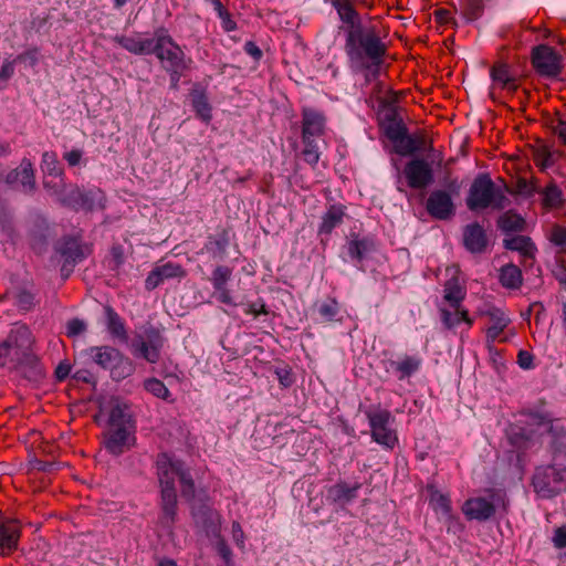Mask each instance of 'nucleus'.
I'll return each mask as SVG.
<instances>
[{"label":"nucleus","mask_w":566,"mask_h":566,"mask_svg":"<svg viewBox=\"0 0 566 566\" xmlns=\"http://www.w3.org/2000/svg\"><path fill=\"white\" fill-rule=\"evenodd\" d=\"M421 366V358L418 356L405 355L397 360L388 363V370H394L400 380L416 374Z\"/></svg>","instance_id":"c756f323"},{"label":"nucleus","mask_w":566,"mask_h":566,"mask_svg":"<svg viewBox=\"0 0 566 566\" xmlns=\"http://www.w3.org/2000/svg\"><path fill=\"white\" fill-rule=\"evenodd\" d=\"M325 128V117L318 111L312 108L303 109V140L318 137L323 134Z\"/></svg>","instance_id":"5701e85b"},{"label":"nucleus","mask_w":566,"mask_h":566,"mask_svg":"<svg viewBox=\"0 0 566 566\" xmlns=\"http://www.w3.org/2000/svg\"><path fill=\"white\" fill-rule=\"evenodd\" d=\"M244 313L255 317L260 314H266L265 305L263 302L247 303L244 304Z\"/></svg>","instance_id":"864d4df0"},{"label":"nucleus","mask_w":566,"mask_h":566,"mask_svg":"<svg viewBox=\"0 0 566 566\" xmlns=\"http://www.w3.org/2000/svg\"><path fill=\"white\" fill-rule=\"evenodd\" d=\"M83 153L78 149H72L63 155V158L71 166H77L82 160Z\"/></svg>","instance_id":"bf43d9fd"},{"label":"nucleus","mask_w":566,"mask_h":566,"mask_svg":"<svg viewBox=\"0 0 566 566\" xmlns=\"http://www.w3.org/2000/svg\"><path fill=\"white\" fill-rule=\"evenodd\" d=\"M367 240H352L348 243V253L353 259L361 260L369 250Z\"/></svg>","instance_id":"c03bdc74"},{"label":"nucleus","mask_w":566,"mask_h":566,"mask_svg":"<svg viewBox=\"0 0 566 566\" xmlns=\"http://www.w3.org/2000/svg\"><path fill=\"white\" fill-rule=\"evenodd\" d=\"M367 418L371 429V438L378 444L392 449L398 439L392 429L394 419L388 410H374L367 412Z\"/></svg>","instance_id":"1a4fd4ad"},{"label":"nucleus","mask_w":566,"mask_h":566,"mask_svg":"<svg viewBox=\"0 0 566 566\" xmlns=\"http://www.w3.org/2000/svg\"><path fill=\"white\" fill-rule=\"evenodd\" d=\"M436 19L438 22L442 23V24H448V23H453V24H457V22L453 20L451 13L448 11V10H443V9H440V10H437L436 11Z\"/></svg>","instance_id":"0e129e2a"},{"label":"nucleus","mask_w":566,"mask_h":566,"mask_svg":"<svg viewBox=\"0 0 566 566\" xmlns=\"http://www.w3.org/2000/svg\"><path fill=\"white\" fill-rule=\"evenodd\" d=\"M108 415L111 427L130 426V416L125 403H122L118 400H112Z\"/></svg>","instance_id":"f704fd0d"},{"label":"nucleus","mask_w":566,"mask_h":566,"mask_svg":"<svg viewBox=\"0 0 566 566\" xmlns=\"http://www.w3.org/2000/svg\"><path fill=\"white\" fill-rule=\"evenodd\" d=\"M443 293V300L450 307L461 305L467 294L465 289L458 279L448 280Z\"/></svg>","instance_id":"72a5a7b5"},{"label":"nucleus","mask_w":566,"mask_h":566,"mask_svg":"<svg viewBox=\"0 0 566 566\" xmlns=\"http://www.w3.org/2000/svg\"><path fill=\"white\" fill-rule=\"evenodd\" d=\"M67 192L54 191L59 199L75 209L96 210L104 208L105 196L99 189H91L88 191H81L78 188L70 186Z\"/></svg>","instance_id":"9d476101"},{"label":"nucleus","mask_w":566,"mask_h":566,"mask_svg":"<svg viewBox=\"0 0 566 566\" xmlns=\"http://www.w3.org/2000/svg\"><path fill=\"white\" fill-rule=\"evenodd\" d=\"M6 180L11 185H20L25 192L32 191L34 188V171L31 161L23 159L17 169L7 175Z\"/></svg>","instance_id":"4be33fe9"},{"label":"nucleus","mask_w":566,"mask_h":566,"mask_svg":"<svg viewBox=\"0 0 566 566\" xmlns=\"http://www.w3.org/2000/svg\"><path fill=\"white\" fill-rule=\"evenodd\" d=\"M114 41L128 52L142 55L153 53L155 38H144L139 34L132 36L116 35Z\"/></svg>","instance_id":"393cba45"},{"label":"nucleus","mask_w":566,"mask_h":566,"mask_svg":"<svg viewBox=\"0 0 566 566\" xmlns=\"http://www.w3.org/2000/svg\"><path fill=\"white\" fill-rule=\"evenodd\" d=\"M386 136L391 143H395L400 138L403 134L407 133L406 128L398 122H391L389 123L386 128Z\"/></svg>","instance_id":"3c124183"},{"label":"nucleus","mask_w":566,"mask_h":566,"mask_svg":"<svg viewBox=\"0 0 566 566\" xmlns=\"http://www.w3.org/2000/svg\"><path fill=\"white\" fill-rule=\"evenodd\" d=\"M14 72V61H6L0 70V78L8 80Z\"/></svg>","instance_id":"69168bd1"},{"label":"nucleus","mask_w":566,"mask_h":566,"mask_svg":"<svg viewBox=\"0 0 566 566\" xmlns=\"http://www.w3.org/2000/svg\"><path fill=\"white\" fill-rule=\"evenodd\" d=\"M544 200L547 206L554 207L560 200V192L556 187H549L546 189Z\"/></svg>","instance_id":"5fc2aeb1"},{"label":"nucleus","mask_w":566,"mask_h":566,"mask_svg":"<svg viewBox=\"0 0 566 566\" xmlns=\"http://www.w3.org/2000/svg\"><path fill=\"white\" fill-rule=\"evenodd\" d=\"M32 345L25 325L14 324L7 338L0 343V367H15L24 361Z\"/></svg>","instance_id":"39448f33"},{"label":"nucleus","mask_w":566,"mask_h":566,"mask_svg":"<svg viewBox=\"0 0 566 566\" xmlns=\"http://www.w3.org/2000/svg\"><path fill=\"white\" fill-rule=\"evenodd\" d=\"M500 502H503L500 493H492L489 497H472L464 502L462 512L468 520L485 521L494 514Z\"/></svg>","instance_id":"9b49d317"},{"label":"nucleus","mask_w":566,"mask_h":566,"mask_svg":"<svg viewBox=\"0 0 566 566\" xmlns=\"http://www.w3.org/2000/svg\"><path fill=\"white\" fill-rule=\"evenodd\" d=\"M160 346L161 343L157 335L148 339L138 338L133 344L134 354L151 364H155L159 359Z\"/></svg>","instance_id":"bb28decb"},{"label":"nucleus","mask_w":566,"mask_h":566,"mask_svg":"<svg viewBox=\"0 0 566 566\" xmlns=\"http://www.w3.org/2000/svg\"><path fill=\"white\" fill-rule=\"evenodd\" d=\"M525 427L514 426L509 432L511 443L517 449H526L536 436L548 433L556 453L566 455V419L549 420L541 415H528Z\"/></svg>","instance_id":"f03ea898"},{"label":"nucleus","mask_w":566,"mask_h":566,"mask_svg":"<svg viewBox=\"0 0 566 566\" xmlns=\"http://www.w3.org/2000/svg\"><path fill=\"white\" fill-rule=\"evenodd\" d=\"M144 386L148 392L153 394L157 398L167 400L169 397V390L167 389L165 384L157 378H150L145 380Z\"/></svg>","instance_id":"37998d69"},{"label":"nucleus","mask_w":566,"mask_h":566,"mask_svg":"<svg viewBox=\"0 0 566 566\" xmlns=\"http://www.w3.org/2000/svg\"><path fill=\"white\" fill-rule=\"evenodd\" d=\"M392 144L394 150L401 156L412 155L419 149L417 139L409 136L407 133Z\"/></svg>","instance_id":"a19ab883"},{"label":"nucleus","mask_w":566,"mask_h":566,"mask_svg":"<svg viewBox=\"0 0 566 566\" xmlns=\"http://www.w3.org/2000/svg\"><path fill=\"white\" fill-rule=\"evenodd\" d=\"M232 539L240 548H244V533L239 522L232 523Z\"/></svg>","instance_id":"4d7b16f0"},{"label":"nucleus","mask_w":566,"mask_h":566,"mask_svg":"<svg viewBox=\"0 0 566 566\" xmlns=\"http://www.w3.org/2000/svg\"><path fill=\"white\" fill-rule=\"evenodd\" d=\"M19 304L24 308H29L32 304V296L29 293H21L19 295Z\"/></svg>","instance_id":"774afa93"},{"label":"nucleus","mask_w":566,"mask_h":566,"mask_svg":"<svg viewBox=\"0 0 566 566\" xmlns=\"http://www.w3.org/2000/svg\"><path fill=\"white\" fill-rule=\"evenodd\" d=\"M553 543L557 548L566 547V527H559L555 531Z\"/></svg>","instance_id":"680f3d73"},{"label":"nucleus","mask_w":566,"mask_h":566,"mask_svg":"<svg viewBox=\"0 0 566 566\" xmlns=\"http://www.w3.org/2000/svg\"><path fill=\"white\" fill-rule=\"evenodd\" d=\"M463 241L465 248L473 253L482 252L488 243L485 232L479 223H472L465 228Z\"/></svg>","instance_id":"cd10ccee"},{"label":"nucleus","mask_w":566,"mask_h":566,"mask_svg":"<svg viewBox=\"0 0 566 566\" xmlns=\"http://www.w3.org/2000/svg\"><path fill=\"white\" fill-rule=\"evenodd\" d=\"M20 538V524L13 518H3L0 521V552L10 554L18 547Z\"/></svg>","instance_id":"6ab92c4d"},{"label":"nucleus","mask_w":566,"mask_h":566,"mask_svg":"<svg viewBox=\"0 0 566 566\" xmlns=\"http://www.w3.org/2000/svg\"><path fill=\"white\" fill-rule=\"evenodd\" d=\"M304 142V150H303V156H304V159L306 163H308L310 165H315L317 164L318 159H319V154H318V149L316 147V145L313 143L312 139H308V140H303Z\"/></svg>","instance_id":"8fccbe9b"},{"label":"nucleus","mask_w":566,"mask_h":566,"mask_svg":"<svg viewBox=\"0 0 566 566\" xmlns=\"http://www.w3.org/2000/svg\"><path fill=\"white\" fill-rule=\"evenodd\" d=\"M90 356L93 361L104 369L111 371L114 380H122L133 373V364L125 358L116 348L99 346L90 348Z\"/></svg>","instance_id":"6e6552de"},{"label":"nucleus","mask_w":566,"mask_h":566,"mask_svg":"<svg viewBox=\"0 0 566 566\" xmlns=\"http://www.w3.org/2000/svg\"><path fill=\"white\" fill-rule=\"evenodd\" d=\"M408 186L413 189H423L433 181V171L424 159L416 158L408 161L403 168Z\"/></svg>","instance_id":"f8f14e48"},{"label":"nucleus","mask_w":566,"mask_h":566,"mask_svg":"<svg viewBox=\"0 0 566 566\" xmlns=\"http://www.w3.org/2000/svg\"><path fill=\"white\" fill-rule=\"evenodd\" d=\"M153 53L164 63L171 74L172 86L176 87L182 71L187 67L182 50L164 31L155 33Z\"/></svg>","instance_id":"423d86ee"},{"label":"nucleus","mask_w":566,"mask_h":566,"mask_svg":"<svg viewBox=\"0 0 566 566\" xmlns=\"http://www.w3.org/2000/svg\"><path fill=\"white\" fill-rule=\"evenodd\" d=\"M185 275L182 268L172 262H167L156 266L146 277L145 286L147 290H154L166 280L181 277Z\"/></svg>","instance_id":"aec40b11"},{"label":"nucleus","mask_w":566,"mask_h":566,"mask_svg":"<svg viewBox=\"0 0 566 566\" xmlns=\"http://www.w3.org/2000/svg\"><path fill=\"white\" fill-rule=\"evenodd\" d=\"M509 202L505 188L495 185L486 174H480L475 177L467 198V206L470 210L488 208L502 210Z\"/></svg>","instance_id":"20e7f679"},{"label":"nucleus","mask_w":566,"mask_h":566,"mask_svg":"<svg viewBox=\"0 0 566 566\" xmlns=\"http://www.w3.org/2000/svg\"><path fill=\"white\" fill-rule=\"evenodd\" d=\"M156 474L160 486V523L170 528L177 514L176 481L179 482L181 494L187 500L192 499L195 484L185 463L168 453L158 454Z\"/></svg>","instance_id":"f257e3e1"},{"label":"nucleus","mask_w":566,"mask_h":566,"mask_svg":"<svg viewBox=\"0 0 566 566\" xmlns=\"http://www.w3.org/2000/svg\"><path fill=\"white\" fill-rule=\"evenodd\" d=\"M244 52L256 61L260 60L262 56V51L260 50V48L251 41L244 44Z\"/></svg>","instance_id":"e2e57ef3"},{"label":"nucleus","mask_w":566,"mask_h":566,"mask_svg":"<svg viewBox=\"0 0 566 566\" xmlns=\"http://www.w3.org/2000/svg\"><path fill=\"white\" fill-rule=\"evenodd\" d=\"M86 328L85 323L82 319L74 318L67 322L66 324V335L70 337L77 336L82 334Z\"/></svg>","instance_id":"603ef678"},{"label":"nucleus","mask_w":566,"mask_h":566,"mask_svg":"<svg viewBox=\"0 0 566 566\" xmlns=\"http://www.w3.org/2000/svg\"><path fill=\"white\" fill-rule=\"evenodd\" d=\"M359 489V483L347 484L346 482H339L327 490L326 499L332 503L345 505L357 497Z\"/></svg>","instance_id":"a878e982"},{"label":"nucleus","mask_w":566,"mask_h":566,"mask_svg":"<svg viewBox=\"0 0 566 566\" xmlns=\"http://www.w3.org/2000/svg\"><path fill=\"white\" fill-rule=\"evenodd\" d=\"M500 282L504 287L517 289L522 284V272L518 266L507 264L501 269Z\"/></svg>","instance_id":"e433bc0d"},{"label":"nucleus","mask_w":566,"mask_h":566,"mask_svg":"<svg viewBox=\"0 0 566 566\" xmlns=\"http://www.w3.org/2000/svg\"><path fill=\"white\" fill-rule=\"evenodd\" d=\"M345 216V208L342 205H335L329 207L322 218L319 227L321 233H331L337 226L343 222Z\"/></svg>","instance_id":"2f4dec72"},{"label":"nucleus","mask_w":566,"mask_h":566,"mask_svg":"<svg viewBox=\"0 0 566 566\" xmlns=\"http://www.w3.org/2000/svg\"><path fill=\"white\" fill-rule=\"evenodd\" d=\"M460 8L462 18L472 22L482 15L484 6L482 0H461Z\"/></svg>","instance_id":"4c0bfd02"},{"label":"nucleus","mask_w":566,"mask_h":566,"mask_svg":"<svg viewBox=\"0 0 566 566\" xmlns=\"http://www.w3.org/2000/svg\"><path fill=\"white\" fill-rule=\"evenodd\" d=\"M71 371V368H70V365L69 364H60L57 367H56V370H55V374H56V377L59 379H64L65 377L69 376Z\"/></svg>","instance_id":"338daca9"},{"label":"nucleus","mask_w":566,"mask_h":566,"mask_svg":"<svg viewBox=\"0 0 566 566\" xmlns=\"http://www.w3.org/2000/svg\"><path fill=\"white\" fill-rule=\"evenodd\" d=\"M493 88H501L507 92H514L517 88L515 76L511 73L506 64L499 63L491 70Z\"/></svg>","instance_id":"c85d7f7f"},{"label":"nucleus","mask_w":566,"mask_h":566,"mask_svg":"<svg viewBox=\"0 0 566 566\" xmlns=\"http://www.w3.org/2000/svg\"><path fill=\"white\" fill-rule=\"evenodd\" d=\"M134 442V437L132 436L130 426H115L111 427L107 439H106V448L113 454H120L124 452L125 448H129Z\"/></svg>","instance_id":"a211bd4d"},{"label":"nucleus","mask_w":566,"mask_h":566,"mask_svg":"<svg viewBox=\"0 0 566 566\" xmlns=\"http://www.w3.org/2000/svg\"><path fill=\"white\" fill-rule=\"evenodd\" d=\"M517 363L521 368L530 369L533 367V356L526 350H521L517 356Z\"/></svg>","instance_id":"052dcab7"},{"label":"nucleus","mask_w":566,"mask_h":566,"mask_svg":"<svg viewBox=\"0 0 566 566\" xmlns=\"http://www.w3.org/2000/svg\"><path fill=\"white\" fill-rule=\"evenodd\" d=\"M333 6L336 9L339 19L347 24L346 32L354 27H363L358 19V13L348 2V0H334Z\"/></svg>","instance_id":"7c9ffc66"},{"label":"nucleus","mask_w":566,"mask_h":566,"mask_svg":"<svg viewBox=\"0 0 566 566\" xmlns=\"http://www.w3.org/2000/svg\"><path fill=\"white\" fill-rule=\"evenodd\" d=\"M232 275V270L228 266H217L212 272L211 283L213 286V296L221 303L237 306L231 292L227 289V283Z\"/></svg>","instance_id":"f3484780"},{"label":"nucleus","mask_w":566,"mask_h":566,"mask_svg":"<svg viewBox=\"0 0 566 566\" xmlns=\"http://www.w3.org/2000/svg\"><path fill=\"white\" fill-rule=\"evenodd\" d=\"M61 253L66 258L67 261L72 262H76L83 258L81 249L74 240L66 242L65 247L61 249Z\"/></svg>","instance_id":"09e8293b"},{"label":"nucleus","mask_w":566,"mask_h":566,"mask_svg":"<svg viewBox=\"0 0 566 566\" xmlns=\"http://www.w3.org/2000/svg\"><path fill=\"white\" fill-rule=\"evenodd\" d=\"M478 315L489 318L490 326L486 329V336L492 342L496 340L511 323L510 317L502 308L490 304L479 307Z\"/></svg>","instance_id":"4468645a"},{"label":"nucleus","mask_w":566,"mask_h":566,"mask_svg":"<svg viewBox=\"0 0 566 566\" xmlns=\"http://www.w3.org/2000/svg\"><path fill=\"white\" fill-rule=\"evenodd\" d=\"M193 517L211 539L220 536L221 516L217 511L205 506L195 511Z\"/></svg>","instance_id":"412c9836"},{"label":"nucleus","mask_w":566,"mask_h":566,"mask_svg":"<svg viewBox=\"0 0 566 566\" xmlns=\"http://www.w3.org/2000/svg\"><path fill=\"white\" fill-rule=\"evenodd\" d=\"M17 60L29 64L30 66L36 65L39 61V52L36 49L29 50L23 54H20Z\"/></svg>","instance_id":"6e6d98bb"},{"label":"nucleus","mask_w":566,"mask_h":566,"mask_svg":"<svg viewBox=\"0 0 566 566\" xmlns=\"http://www.w3.org/2000/svg\"><path fill=\"white\" fill-rule=\"evenodd\" d=\"M504 247L509 250L520 252L525 260L533 259L534 256L535 247L527 237L514 235L506 238L504 239Z\"/></svg>","instance_id":"473e14b6"},{"label":"nucleus","mask_w":566,"mask_h":566,"mask_svg":"<svg viewBox=\"0 0 566 566\" xmlns=\"http://www.w3.org/2000/svg\"><path fill=\"white\" fill-rule=\"evenodd\" d=\"M532 62L541 75L556 76L560 71L559 55L547 45H538L533 50Z\"/></svg>","instance_id":"ddd939ff"},{"label":"nucleus","mask_w":566,"mask_h":566,"mask_svg":"<svg viewBox=\"0 0 566 566\" xmlns=\"http://www.w3.org/2000/svg\"><path fill=\"white\" fill-rule=\"evenodd\" d=\"M211 542H212L214 549L220 555V557L224 560L227 566H230V564L232 562V552H231L230 547L228 546V544L226 543V541L221 536H218L216 538H212Z\"/></svg>","instance_id":"a18cd8bd"},{"label":"nucleus","mask_w":566,"mask_h":566,"mask_svg":"<svg viewBox=\"0 0 566 566\" xmlns=\"http://www.w3.org/2000/svg\"><path fill=\"white\" fill-rule=\"evenodd\" d=\"M429 505L436 513L438 520L448 526L451 531L453 525L458 523V517L452 513L451 500L447 494L430 488Z\"/></svg>","instance_id":"2eb2a0df"},{"label":"nucleus","mask_w":566,"mask_h":566,"mask_svg":"<svg viewBox=\"0 0 566 566\" xmlns=\"http://www.w3.org/2000/svg\"><path fill=\"white\" fill-rule=\"evenodd\" d=\"M105 313L107 318V328L111 334L117 337L123 336L125 334V328L117 313H115L111 307H106Z\"/></svg>","instance_id":"79ce46f5"},{"label":"nucleus","mask_w":566,"mask_h":566,"mask_svg":"<svg viewBox=\"0 0 566 566\" xmlns=\"http://www.w3.org/2000/svg\"><path fill=\"white\" fill-rule=\"evenodd\" d=\"M524 224V219L520 214L511 211L504 213L499 220V227L505 232L522 231Z\"/></svg>","instance_id":"ea45409f"},{"label":"nucleus","mask_w":566,"mask_h":566,"mask_svg":"<svg viewBox=\"0 0 566 566\" xmlns=\"http://www.w3.org/2000/svg\"><path fill=\"white\" fill-rule=\"evenodd\" d=\"M535 492L543 499H551L566 491V468L546 465L536 469L533 476Z\"/></svg>","instance_id":"0eeeda50"},{"label":"nucleus","mask_w":566,"mask_h":566,"mask_svg":"<svg viewBox=\"0 0 566 566\" xmlns=\"http://www.w3.org/2000/svg\"><path fill=\"white\" fill-rule=\"evenodd\" d=\"M191 103L197 116L206 123L210 122L212 117L211 106L205 93L193 91L191 93Z\"/></svg>","instance_id":"c9c22d12"},{"label":"nucleus","mask_w":566,"mask_h":566,"mask_svg":"<svg viewBox=\"0 0 566 566\" xmlns=\"http://www.w3.org/2000/svg\"><path fill=\"white\" fill-rule=\"evenodd\" d=\"M221 20V27L226 32H231L237 29V23L232 20L230 13L226 10L221 14H218Z\"/></svg>","instance_id":"13d9d810"},{"label":"nucleus","mask_w":566,"mask_h":566,"mask_svg":"<svg viewBox=\"0 0 566 566\" xmlns=\"http://www.w3.org/2000/svg\"><path fill=\"white\" fill-rule=\"evenodd\" d=\"M318 313L325 321H333L338 314V304L335 300H328L323 302L318 306Z\"/></svg>","instance_id":"de8ad7c7"},{"label":"nucleus","mask_w":566,"mask_h":566,"mask_svg":"<svg viewBox=\"0 0 566 566\" xmlns=\"http://www.w3.org/2000/svg\"><path fill=\"white\" fill-rule=\"evenodd\" d=\"M346 53L359 67L378 66L386 53V45L374 28L354 27L347 31Z\"/></svg>","instance_id":"7ed1b4c3"},{"label":"nucleus","mask_w":566,"mask_h":566,"mask_svg":"<svg viewBox=\"0 0 566 566\" xmlns=\"http://www.w3.org/2000/svg\"><path fill=\"white\" fill-rule=\"evenodd\" d=\"M441 322L448 329H453L458 327L461 323H464L468 328H470L473 324V319L469 316L467 310H464L461 305L450 307V305H441L439 307Z\"/></svg>","instance_id":"b1692460"},{"label":"nucleus","mask_w":566,"mask_h":566,"mask_svg":"<svg viewBox=\"0 0 566 566\" xmlns=\"http://www.w3.org/2000/svg\"><path fill=\"white\" fill-rule=\"evenodd\" d=\"M426 208L430 216L439 220L449 219L454 214L452 198L444 190L432 191L427 199Z\"/></svg>","instance_id":"dca6fc26"},{"label":"nucleus","mask_w":566,"mask_h":566,"mask_svg":"<svg viewBox=\"0 0 566 566\" xmlns=\"http://www.w3.org/2000/svg\"><path fill=\"white\" fill-rule=\"evenodd\" d=\"M549 240L560 251H566V228L554 226L549 232Z\"/></svg>","instance_id":"49530a36"},{"label":"nucleus","mask_w":566,"mask_h":566,"mask_svg":"<svg viewBox=\"0 0 566 566\" xmlns=\"http://www.w3.org/2000/svg\"><path fill=\"white\" fill-rule=\"evenodd\" d=\"M41 169L48 176L62 177L63 175V168L57 159V156L52 151H45L43 154Z\"/></svg>","instance_id":"58836bf2"}]
</instances>
